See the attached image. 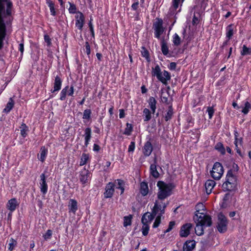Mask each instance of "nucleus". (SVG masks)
<instances>
[{
	"label": "nucleus",
	"mask_w": 251,
	"mask_h": 251,
	"mask_svg": "<svg viewBox=\"0 0 251 251\" xmlns=\"http://www.w3.org/2000/svg\"><path fill=\"white\" fill-rule=\"evenodd\" d=\"M228 220L226 217L222 213L220 212L217 216V223L216 227L221 233L226 232L227 230Z\"/></svg>",
	"instance_id": "7"
},
{
	"label": "nucleus",
	"mask_w": 251,
	"mask_h": 251,
	"mask_svg": "<svg viewBox=\"0 0 251 251\" xmlns=\"http://www.w3.org/2000/svg\"><path fill=\"white\" fill-rule=\"evenodd\" d=\"M92 174L84 167L79 173V179L83 187L90 183Z\"/></svg>",
	"instance_id": "9"
},
{
	"label": "nucleus",
	"mask_w": 251,
	"mask_h": 251,
	"mask_svg": "<svg viewBox=\"0 0 251 251\" xmlns=\"http://www.w3.org/2000/svg\"><path fill=\"white\" fill-rule=\"evenodd\" d=\"M208 0H195V6H200L201 7H205Z\"/></svg>",
	"instance_id": "53"
},
{
	"label": "nucleus",
	"mask_w": 251,
	"mask_h": 251,
	"mask_svg": "<svg viewBox=\"0 0 251 251\" xmlns=\"http://www.w3.org/2000/svg\"><path fill=\"white\" fill-rule=\"evenodd\" d=\"M9 241L10 242L8 245V249L9 251H13L17 245V242L12 238L10 239Z\"/></svg>",
	"instance_id": "46"
},
{
	"label": "nucleus",
	"mask_w": 251,
	"mask_h": 251,
	"mask_svg": "<svg viewBox=\"0 0 251 251\" xmlns=\"http://www.w3.org/2000/svg\"><path fill=\"white\" fill-rule=\"evenodd\" d=\"M146 0H131L132 4L131 9L135 12L136 17L139 15L141 12L140 7L142 8H145V2Z\"/></svg>",
	"instance_id": "13"
},
{
	"label": "nucleus",
	"mask_w": 251,
	"mask_h": 251,
	"mask_svg": "<svg viewBox=\"0 0 251 251\" xmlns=\"http://www.w3.org/2000/svg\"><path fill=\"white\" fill-rule=\"evenodd\" d=\"M84 146L87 147L92 138V130L90 127H86L84 129Z\"/></svg>",
	"instance_id": "23"
},
{
	"label": "nucleus",
	"mask_w": 251,
	"mask_h": 251,
	"mask_svg": "<svg viewBox=\"0 0 251 251\" xmlns=\"http://www.w3.org/2000/svg\"><path fill=\"white\" fill-rule=\"evenodd\" d=\"M141 54L142 56L144 57L148 62L151 61L150 52L145 47L142 46L141 47Z\"/></svg>",
	"instance_id": "39"
},
{
	"label": "nucleus",
	"mask_w": 251,
	"mask_h": 251,
	"mask_svg": "<svg viewBox=\"0 0 251 251\" xmlns=\"http://www.w3.org/2000/svg\"><path fill=\"white\" fill-rule=\"evenodd\" d=\"M161 45V50L164 55L167 56H171V55H168L169 54V47L168 46L167 42L165 41L164 38H163L161 40L160 42Z\"/></svg>",
	"instance_id": "31"
},
{
	"label": "nucleus",
	"mask_w": 251,
	"mask_h": 251,
	"mask_svg": "<svg viewBox=\"0 0 251 251\" xmlns=\"http://www.w3.org/2000/svg\"><path fill=\"white\" fill-rule=\"evenodd\" d=\"M173 42L175 46H178L180 44L181 38L177 33H175L173 36Z\"/></svg>",
	"instance_id": "48"
},
{
	"label": "nucleus",
	"mask_w": 251,
	"mask_h": 251,
	"mask_svg": "<svg viewBox=\"0 0 251 251\" xmlns=\"http://www.w3.org/2000/svg\"><path fill=\"white\" fill-rule=\"evenodd\" d=\"M63 80L60 75H57L54 78L53 89L51 90V93L58 92L61 89Z\"/></svg>",
	"instance_id": "21"
},
{
	"label": "nucleus",
	"mask_w": 251,
	"mask_h": 251,
	"mask_svg": "<svg viewBox=\"0 0 251 251\" xmlns=\"http://www.w3.org/2000/svg\"><path fill=\"white\" fill-rule=\"evenodd\" d=\"M132 215H130L128 216H125L124 218V226L126 227L131 224Z\"/></svg>",
	"instance_id": "50"
},
{
	"label": "nucleus",
	"mask_w": 251,
	"mask_h": 251,
	"mask_svg": "<svg viewBox=\"0 0 251 251\" xmlns=\"http://www.w3.org/2000/svg\"><path fill=\"white\" fill-rule=\"evenodd\" d=\"M149 104L150 105V108L152 111V113L154 114L155 112L156 109V104L157 101L153 97H151L149 98L148 100Z\"/></svg>",
	"instance_id": "37"
},
{
	"label": "nucleus",
	"mask_w": 251,
	"mask_h": 251,
	"mask_svg": "<svg viewBox=\"0 0 251 251\" xmlns=\"http://www.w3.org/2000/svg\"><path fill=\"white\" fill-rule=\"evenodd\" d=\"M196 247L194 240H187L183 245V251H192Z\"/></svg>",
	"instance_id": "26"
},
{
	"label": "nucleus",
	"mask_w": 251,
	"mask_h": 251,
	"mask_svg": "<svg viewBox=\"0 0 251 251\" xmlns=\"http://www.w3.org/2000/svg\"><path fill=\"white\" fill-rule=\"evenodd\" d=\"M241 55L242 56H245L251 54V48H248L245 45L242 47V50L241 51Z\"/></svg>",
	"instance_id": "47"
},
{
	"label": "nucleus",
	"mask_w": 251,
	"mask_h": 251,
	"mask_svg": "<svg viewBox=\"0 0 251 251\" xmlns=\"http://www.w3.org/2000/svg\"><path fill=\"white\" fill-rule=\"evenodd\" d=\"M143 113L144 122H147L151 119V112L149 109L144 108Z\"/></svg>",
	"instance_id": "40"
},
{
	"label": "nucleus",
	"mask_w": 251,
	"mask_h": 251,
	"mask_svg": "<svg viewBox=\"0 0 251 251\" xmlns=\"http://www.w3.org/2000/svg\"><path fill=\"white\" fill-rule=\"evenodd\" d=\"M199 22L200 20L197 17H196L195 14H194L192 21V24L193 25H197L199 23Z\"/></svg>",
	"instance_id": "61"
},
{
	"label": "nucleus",
	"mask_w": 251,
	"mask_h": 251,
	"mask_svg": "<svg viewBox=\"0 0 251 251\" xmlns=\"http://www.w3.org/2000/svg\"><path fill=\"white\" fill-rule=\"evenodd\" d=\"M196 211L194 219H195V217H198L199 215H200L201 213H204L205 210V206L202 203L199 202L196 205Z\"/></svg>",
	"instance_id": "35"
},
{
	"label": "nucleus",
	"mask_w": 251,
	"mask_h": 251,
	"mask_svg": "<svg viewBox=\"0 0 251 251\" xmlns=\"http://www.w3.org/2000/svg\"><path fill=\"white\" fill-rule=\"evenodd\" d=\"M20 133L21 136L24 138H25L27 136V132L29 131V128L25 123L23 122L20 127Z\"/></svg>",
	"instance_id": "38"
},
{
	"label": "nucleus",
	"mask_w": 251,
	"mask_h": 251,
	"mask_svg": "<svg viewBox=\"0 0 251 251\" xmlns=\"http://www.w3.org/2000/svg\"><path fill=\"white\" fill-rule=\"evenodd\" d=\"M46 3L50 8V14L53 16H56V12L54 7V2L51 0H46Z\"/></svg>",
	"instance_id": "41"
},
{
	"label": "nucleus",
	"mask_w": 251,
	"mask_h": 251,
	"mask_svg": "<svg viewBox=\"0 0 251 251\" xmlns=\"http://www.w3.org/2000/svg\"><path fill=\"white\" fill-rule=\"evenodd\" d=\"M47 177L45 175V173H43L40 176V188L41 193L43 195H45L48 190V185L46 181Z\"/></svg>",
	"instance_id": "15"
},
{
	"label": "nucleus",
	"mask_w": 251,
	"mask_h": 251,
	"mask_svg": "<svg viewBox=\"0 0 251 251\" xmlns=\"http://www.w3.org/2000/svg\"><path fill=\"white\" fill-rule=\"evenodd\" d=\"M85 52L88 57H89L91 54V47L90 44L88 42L86 41L85 43Z\"/></svg>",
	"instance_id": "59"
},
{
	"label": "nucleus",
	"mask_w": 251,
	"mask_h": 251,
	"mask_svg": "<svg viewBox=\"0 0 251 251\" xmlns=\"http://www.w3.org/2000/svg\"><path fill=\"white\" fill-rule=\"evenodd\" d=\"M174 115V109L173 107V105L171 104L168 107V108L167 110L166 111V112L165 114L164 115V119L166 122H168L170 120H171L173 116Z\"/></svg>",
	"instance_id": "32"
},
{
	"label": "nucleus",
	"mask_w": 251,
	"mask_h": 251,
	"mask_svg": "<svg viewBox=\"0 0 251 251\" xmlns=\"http://www.w3.org/2000/svg\"><path fill=\"white\" fill-rule=\"evenodd\" d=\"M135 149V143L134 141H131L128 146V151L133 152Z\"/></svg>",
	"instance_id": "60"
},
{
	"label": "nucleus",
	"mask_w": 251,
	"mask_h": 251,
	"mask_svg": "<svg viewBox=\"0 0 251 251\" xmlns=\"http://www.w3.org/2000/svg\"><path fill=\"white\" fill-rule=\"evenodd\" d=\"M12 8L11 0H0V50L3 47L6 26H11L12 23Z\"/></svg>",
	"instance_id": "1"
},
{
	"label": "nucleus",
	"mask_w": 251,
	"mask_h": 251,
	"mask_svg": "<svg viewBox=\"0 0 251 251\" xmlns=\"http://www.w3.org/2000/svg\"><path fill=\"white\" fill-rule=\"evenodd\" d=\"M139 191L142 196H146L149 193V187L148 183L145 181L141 182Z\"/></svg>",
	"instance_id": "29"
},
{
	"label": "nucleus",
	"mask_w": 251,
	"mask_h": 251,
	"mask_svg": "<svg viewBox=\"0 0 251 251\" xmlns=\"http://www.w3.org/2000/svg\"><path fill=\"white\" fill-rule=\"evenodd\" d=\"M68 3L70 5L69 8H68L69 13L71 14H77L78 11H77V8L76 5L74 2H71L70 1L68 2Z\"/></svg>",
	"instance_id": "44"
},
{
	"label": "nucleus",
	"mask_w": 251,
	"mask_h": 251,
	"mask_svg": "<svg viewBox=\"0 0 251 251\" xmlns=\"http://www.w3.org/2000/svg\"><path fill=\"white\" fill-rule=\"evenodd\" d=\"M151 75L152 77L156 76L157 79L163 84L167 85L168 81L171 78V74L166 70L161 72L159 66L157 64L154 67L152 68Z\"/></svg>",
	"instance_id": "5"
},
{
	"label": "nucleus",
	"mask_w": 251,
	"mask_h": 251,
	"mask_svg": "<svg viewBox=\"0 0 251 251\" xmlns=\"http://www.w3.org/2000/svg\"><path fill=\"white\" fill-rule=\"evenodd\" d=\"M91 158L89 154L83 153L80 157L79 166H82L90 162Z\"/></svg>",
	"instance_id": "33"
},
{
	"label": "nucleus",
	"mask_w": 251,
	"mask_h": 251,
	"mask_svg": "<svg viewBox=\"0 0 251 251\" xmlns=\"http://www.w3.org/2000/svg\"><path fill=\"white\" fill-rule=\"evenodd\" d=\"M176 62H172L170 63L168 66V68L171 71H174L176 69Z\"/></svg>",
	"instance_id": "62"
},
{
	"label": "nucleus",
	"mask_w": 251,
	"mask_h": 251,
	"mask_svg": "<svg viewBox=\"0 0 251 251\" xmlns=\"http://www.w3.org/2000/svg\"><path fill=\"white\" fill-rule=\"evenodd\" d=\"M214 107V105L207 107L206 112L208 113L209 119H211L214 115L215 112Z\"/></svg>",
	"instance_id": "52"
},
{
	"label": "nucleus",
	"mask_w": 251,
	"mask_h": 251,
	"mask_svg": "<svg viewBox=\"0 0 251 251\" xmlns=\"http://www.w3.org/2000/svg\"><path fill=\"white\" fill-rule=\"evenodd\" d=\"M44 39L45 42L47 43V46L50 47L51 45V39L50 38V36L48 34H45L44 36Z\"/></svg>",
	"instance_id": "58"
},
{
	"label": "nucleus",
	"mask_w": 251,
	"mask_h": 251,
	"mask_svg": "<svg viewBox=\"0 0 251 251\" xmlns=\"http://www.w3.org/2000/svg\"><path fill=\"white\" fill-rule=\"evenodd\" d=\"M48 151L45 146H42L40 151V155H38V159L42 163H44L47 158Z\"/></svg>",
	"instance_id": "30"
},
{
	"label": "nucleus",
	"mask_w": 251,
	"mask_h": 251,
	"mask_svg": "<svg viewBox=\"0 0 251 251\" xmlns=\"http://www.w3.org/2000/svg\"><path fill=\"white\" fill-rule=\"evenodd\" d=\"M161 100L163 103L166 104H169L170 103L168 100V96H162L161 97Z\"/></svg>",
	"instance_id": "63"
},
{
	"label": "nucleus",
	"mask_w": 251,
	"mask_h": 251,
	"mask_svg": "<svg viewBox=\"0 0 251 251\" xmlns=\"http://www.w3.org/2000/svg\"><path fill=\"white\" fill-rule=\"evenodd\" d=\"M150 174L153 178L156 179L160 176V174L157 170V159L156 157L153 160V163L150 166Z\"/></svg>",
	"instance_id": "19"
},
{
	"label": "nucleus",
	"mask_w": 251,
	"mask_h": 251,
	"mask_svg": "<svg viewBox=\"0 0 251 251\" xmlns=\"http://www.w3.org/2000/svg\"><path fill=\"white\" fill-rule=\"evenodd\" d=\"M222 188L224 192L235 193L238 190V178L234 174L233 169L228 170L225 181L223 183Z\"/></svg>",
	"instance_id": "2"
},
{
	"label": "nucleus",
	"mask_w": 251,
	"mask_h": 251,
	"mask_svg": "<svg viewBox=\"0 0 251 251\" xmlns=\"http://www.w3.org/2000/svg\"><path fill=\"white\" fill-rule=\"evenodd\" d=\"M175 225H176L175 221H173L170 222L169 223L168 227L167 228V229L166 230H165L164 231V234H166V233L171 231L172 230V229L174 228V227L175 226Z\"/></svg>",
	"instance_id": "56"
},
{
	"label": "nucleus",
	"mask_w": 251,
	"mask_h": 251,
	"mask_svg": "<svg viewBox=\"0 0 251 251\" xmlns=\"http://www.w3.org/2000/svg\"><path fill=\"white\" fill-rule=\"evenodd\" d=\"M169 202H163L162 201H158L156 200L153 208L152 213L149 215L150 219L153 220L156 215H162L165 214V209L167 207Z\"/></svg>",
	"instance_id": "6"
},
{
	"label": "nucleus",
	"mask_w": 251,
	"mask_h": 251,
	"mask_svg": "<svg viewBox=\"0 0 251 251\" xmlns=\"http://www.w3.org/2000/svg\"><path fill=\"white\" fill-rule=\"evenodd\" d=\"M224 170L222 164L219 162H215L210 171L211 176L215 180H219L223 175Z\"/></svg>",
	"instance_id": "8"
},
{
	"label": "nucleus",
	"mask_w": 251,
	"mask_h": 251,
	"mask_svg": "<svg viewBox=\"0 0 251 251\" xmlns=\"http://www.w3.org/2000/svg\"><path fill=\"white\" fill-rule=\"evenodd\" d=\"M75 88L74 84H72L69 87V85L66 86L62 89L60 93V100L64 101L66 100L67 95L74 97Z\"/></svg>",
	"instance_id": "11"
},
{
	"label": "nucleus",
	"mask_w": 251,
	"mask_h": 251,
	"mask_svg": "<svg viewBox=\"0 0 251 251\" xmlns=\"http://www.w3.org/2000/svg\"><path fill=\"white\" fill-rule=\"evenodd\" d=\"M141 222L143 224L142 232L144 236H147L150 230V226L146 221V215H143L141 219Z\"/></svg>",
	"instance_id": "25"
},
{
	"label": "nucleus",
	"mask_w": 251,
	"mask_h": 251,
	"mask_svg": "<svg viewBox=\"0 0 251 251\" xmlns=\"http://www.w3.org/2000/svg\"><path fill=\"white\" fill-rule=\"evenodd\" d=\"M193 225L191 223H186L183 225L179 231V236L181 237H186L190 233V230L192 228Z\"/></svg>",
	"instance_id": "16"
},
{
	"label": "nucleus",
	"mask_w": 251,
	"mask_h": 251,
	"mask_svg": "<svg viewBox=\"0 0 251 251\" xmlns=\"http://www.w3.org/2000/svg\"><path fill=\"white\" fill-rule=\"evenodd\" d=\"M216 185V182L212 179H208L206 181L204 184L206 193L209 195L212 192V190Z\"/></svg>",
	"instance_id": "27"
},
{
	"label": "nucleus",
	"mask_w": 251,
	"mask_h": 251,
	"mask_svg": "<svg viewBox=\"0 0 251 251\" xmlns=\"http://www.w3.org/2000/svg\"><path fill=\"white\" fill-rule=\"evenodd\" d=\"M163 24L162 19L158 18H156V22L153 24L154 36L158 39H160L161 35L165 31V28L163 26Z\"/></svg>",
	"instance_id": "10"
},
{
	"label": "nucleus",
	"mask_w": 251,
	"mask_h": 251,
	"mask_svg": "<svg viewBox=\"0 0 251 251\" xmlns=\"http://www.w3.org/2000/svg\"><path fill=\"white\" fill-rule=\"evenodd\" d=\"M158 188L157 193L158 200L163 201L173 194V190L176 185L173 182L166 183L163 181L159 180L157 182Z\"/></svg>",
	"instance_id": "3"
},
{
	"label": "nucleus",
	"mask_w": 251,
	"mask_h": 251,
	"mask_svg": "<svg viewBox=\"0 0 251 251\" xmlns=\"http://www.w3.org/2000/svg\"><path fill=\"white\" fill-rule=\"evenodd\" d=\"M75 27L81 31L85 24L84 15L81 12L78 11L77 14L75 16Z\"/></svg>",
	"instance_id": "14"
},
{
	"label": "nucleus",
	"mask_w": 251,
	"mask_h": 251,
	"mask_svg": "<svg viewBox=\"0 0 251 251\" xmlns=\"http://www.w3.org/2000/svg\"><path fill=\"white\" fill-rule=\"evenodd\" d=\"M18 50L21 52V55L22 56L24 51V45L23 43H21L19 44Z\"/></svg>",
	"instance_id": "64"
},
{
	"label": "nucleus",
	"mask_w": 251,
	"mask_h": 251,
	"mask_svg": "<svg viewBox=\"0 0 251 251\" xmlns=\"http://www.w3.org/2000/svg\"><path fill=\"white\" fill-rule=\"evenodd\" d=\"M162 216V215H157L155 219L154 222L153 223V224L152 225L153 228H155L159 226V225L161 223Z\"/></svg>",
	"instance_id": "51"
},
{
	"label": "nucleus",
	"mask_w": 251,
	"mask_h": 251,
	"mask_svg": "<svg viewBox=\"0 0 251 251\" xmlns=\"http://www.w3.org/2000/svg\"><path fill=\"white\" fill-rule=\"evenodd\" d=\"M234 144L235 146V150L236 151L237 149H240L239 148L238 146V143H239V144L242 145L243 144V138L241 137L240 138H238L239 133H238L237 131L236 130H235L234 131Z\"/></svg>",
	"instance_id": "36"
},
{
	"label": "nucleus",
	"mask_w": 251,
	"mask_h": 251,
	"mask_svg": "<svg viewBox=\"0 0 251 251\" xmlns=\"http://www.w3.org/2000/svg\"><path fill=\"white\" fill-rule=\"evenodd\" d=\"M115 189L116 183L115 182H109L107 183L103 193V198L106 199L112 198L114 196Z\"/></svg>",
	"instance_id": "12"
},
{
	"label": "nucleus",
	"mask_w": 251,
	"mask_h": 251,
	"mask_svg": "<svg viewBox=\"0 0 251 251\" xmlns=\"http://www.w3.org/2000/svg\"><path fill=\"white\" fill-rule=\"evenodd\" d=\"M19 202L16 198H12L9 200L6 204V208L11 212H14L19 206Z\"/></svg>",
	"instance_id": "22"
},
{
	"label": "nucleus",
	"mask_w": 251,
	"mask_h": 251,
	"mask_svg": "<svg viewBox=\"0 0 251 251\" xmlns=\"http://www.w3.org/2000/svg\"><path fill=\"white\" fill-rule=\"evenodd\" d=\"M78 203L75 199H71L68 204L69 212L75 214L78 209Z\"/></svg>",
	"instance_id": "24"
},
{
	"label": "nucleus",
	"mask_w": 251,
	"mask_h": 251,
	"mask_svg": "<svg viewBox=\"0 0 251 251\" xmlns=\"http://www.w3.org/2000/svg\"><path fill=\"white\" fill-rule=\"evenodd\" d=\"M194 219L197 220V229L201 228L200 232H198V230H196V234L199 236L203 234V226L208 227L212 225L211 216L204 213H201L200 215H199L198 217H195Z\"/></svg>",
	"instance_id": "4"
},
{
	"label": "nucleus",
	"mask_w": 251,
	"mask_h": 251,
	"mask_svg": "<svg viewBox=\"0 0 251 251\" xmlns=\"http://www.w3.org/2000/svg\"><path fill=\"white\" fill-rule=\"evenodd\" d=\"M151 140V139L150 138L149 140L145 143L142 149L143 153L146 157L149 156L153 151V146Z\"/></svg>",
	"instance_id": "18"
},
{
	"label": "nucleus",
	"mask_w": 251,
	"mask_h": 251,
	"mask_svg": "<svg viewBox=\"0 0 251 251\" xmlns=\"http://www.w3.org/2000/svg\"><path fill=\"white\" fill-rule=\"evenodd\" d=\"M215 149L219 151L221 154L224 155L226 154V149L221 142H218L215 146Z\"/></svg>",
	"instance_id": "43"
},
{
	"label": "nucleus",
	"mask_w": 251,
	"mask_h": 251,
	"mask_svg": "<svg viewBox=\"0 0 251 251\" xmlns=\"http://www.w3.org/2000/svg\"><path fill=\"white\" fill-rule=\"evenodd\" d=\"M14 101L12 98H10L5 107L3 110V112L8 113L13 109L14 106Z\"/></svg>",
	"instance_id": "34"
},
{
	"label": "nucleus",
	"mask_w": 251,
	"mask_h": 251,
	"mask_svg": "<svg viewBox=\"0 0 251 251\" xmlns=\"http://www.w3.org/2000/svg\"><path fill=\"white\" fill-rule=\"evenodd\" d=\"M251 104L249 101H247L245 102V106L243 108V109L242 110V112L244 114L246 115L249 113V112L250 111V109H251Z\"/></svg>",
	"instance_id": "49"
},
{
	"label": "nucleus",
	"mask_w": 251,
	"mask_h": 251,
	"mask_svg": "<svg viewBox=\"0 0 251 251\" xmlns=\"http://www.w3.org/2000/svg\"><path fill=\"white\" fill-rule=\"evenodd\" d=\"M52 234V230L51 229H48L46 232L43 235V237L45 240H47L51 238Z\"/></svg>",
	"instance_id": "57"
},
{
	"label": "nucleus",
	"mask_w": 251,
	"mask_h": 251,
	"mask_svg": "<svg viewBox=\"0 0 251 251\" xmlns=\"http://www.w3.org/2000/svg\"><path fill=\"white\" fill-rule=\"evenodd\" d=\"M92 20L91 19L90 21L88 23V26L89 28L90 32L91 33V35L92 37L95 39V31H94V25L92 22Z\"/></svg>",
	"instance_id": "54"
},
{
	"label": "nucleus",
	"mask_w": 251,
	"mask_h": 251,
	"mask_svg": "<svg viewBox=\"0 0 251 251\" xmlns=\"http://www.w3.org/2000/svg\"><path fill=\"white\" fill-rule=\"evenodd\" d=\"M187 122L188 123L187 126H186V129H188L190 127H192L195 123V119L191 116L188 117L187 118Z\"/></svg>",
	"instance_id": "55"
},
{
	"label": "nucleus",
	"mask_w": 251,
	"mask_h": 251,
	"mask_svg": "<svg viewBox=\"0 0 251 251\" xmlns=\"http://www.w3.org/2000/svg\"><path fill=\"white\" fill-rule=\"evenodd\" d=\"M236 32V26L232 24H229L226 27V38L231 39Z\"/></svg>",
	"instance_id": "20"
},
{
	"label": "nucleus",
	"mask_w": 251,
	"mask_h": 251,
	"mask_svg": "<svg viewBox=\"0 0 251 251\" xmlns=\"http://www.w3.org/2000/svg\"><path fill=\"white\" fill-rule=\"evenodd\" d=\"M133 131V126L132 124H130L129 123H126V127L125 128L123 134L129 136L131 134L132 131Z\"/></svg>",
	"instance_id": "42"
},
{
	"label": "nucleus",
	"mask_w": 251,
	"mask_h": 251,
	"mask_svg": "<svg viewBox=\"0 0 251 251\" xmlns=\"http://www.w3.org/2000/svg\"><path fill=\"white\" fill-rule=\"evenodd\" d=\"M92 111L90 109H86L83 111L82 119L88 121L91 119Z\"/></svg>",
	"instance_id": "45"
},
{
	"label": "nucleus",
	"mask_w": 251,
	"mask_h": 251,
	"mask_svg": "<svg viewBox=\"0 0 251 251\" xmlns=\"http://www.w3.org/2000/svg\"><path fill=\"white\" fill-rule=\"evenodd\" d=\"M185 0H172L170 9L173 12H176V14L181 11V8L183 3Z\"/></svg>",
	"instance_id": "17"
},
{
	"label": "nucleus",
	"mask_w": 251,
	"mask_h": 251,
	"mask_svg": "<svg viewBox=\"0 0 251 251\" xmlns=\"http://www.w3.org/2000/svg\"><path fill=\"white\" fill-rule=\"evenodd\" d=\"M116 185V189H119L120 190V195L124 193L125 190V181L122 179H117L115 180Z\"/></svg>",
	"instance_id": "28"
}]
</instances>
